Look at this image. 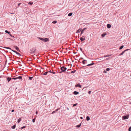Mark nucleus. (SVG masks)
I'll return each instance as SVG.
<instances>
[{
  "label": "nucleus",
  "mask_w": 131,
  "mask_h": 131,
  "mask_svg": "<svg viewBox=\"0 0 131 131\" xmlns=\"http://www.w3.org/2000/svg\"><path fill=\"white\" fill-rule=\"evenodd\" d=\"M38 38L40 40L44 42H47L48 41H49V39L48 38H43L40 37H39Z\"/></svg>",
  "instance_id": "1"
},
{
  "label": "nucleus",
  "mask_w": 131,
  "mask_h": 131,
  "mask_svg": "<svg viewBox=\"0 0 131 131\" xmlns=\"http://www.w3.org/2000/svg\"><path fill=\"white\" fill-rule=\"evenodd\" d=\"M61 70L62 71L60 72V73H61L63 71H65L67 70V68L64 66H63L61 68Z\"/></svg>",
  "instance_id": "2"
},
{
  "label": "nucleus",
  "mask_w": 131,
  "mask_h": 131,
  "mask_svg": "<svg viewBox=\"0 0 131 131\" xmlns=\"http://www.w3.org/2000/svg\"><path fill=\"white\" fill-rule=\"evenodd\" d=\"M129 117V115L128 114L126 116H122V119L123 120H124V119H128Z\"/></svg>",
  "instance_id": "3"
},
{
  "label": "nucleus",
  "mask_w": 131,
  "mask_h": 131,
  "mask_svg": "<svg viewBox=\"0 0 131 131\" xmlns=\"http://www.w3.org/2000/svg\"><path fill=\"white\" fill-rule=\"evenodd\" d=\"M21 79H22L21 77L20 76H19L18 77H17L12 78V79L16 80L17 79H18L19 80H21Z\"/></svg>",
  "instance_id": "4"
},
{
  "label": "nucleus",
  "mask_w": 131,
  "mask_h": 131,
  "mask_svg": "<svg viewBox=\"0 0 131 131\" xmlns=\"http://www.w3.org/2000/svg\"><path fill=\"white\" fill-rule=\"evenodd\" d=\"M80 39L81 42L85 40V37L84 36H83L80 38Z\"/></svg>",
  "instance_id": "5"
},
{
  "label": "nucleus",
  "mask_w": 131,
  "mask_h": 131,
  "mask_svg": "<svg viewBox=\"0 0 131 131\" xmlns=\"http://www.w3.org/2000/svg\"><path fill=\"white\" fill-rule=\"evenodd\" d=\"M14 47L15 48L16 50H17V51L19 52L20 51V50L19 48L17 46H15Z\"/></svg>",
  "instance_id": "6"
},
{
  "label": "nucleus",
  "mask_w": 131,
  "mask_h": 131,
  "mask_svg": "<svg viewBox=\"0 0 131 131\" xmlns=\"http://www.w3.org/2000/svg\"><path fill=\"white\" fill-rule=\"evenodd\" d=\"M127 50H125L124 51H123L121 53H120L119 54V56H121L122 55L124 54V53Z\"/></svg>",
  "instance_id": "7"
},
{
  "label": "nucleus",
  "mask_w": 131,
  "mask_h": 131,
  "mask_svg": "<svg viewBox=\"0 0 131 131\" xmlns=\"http://www.w3.org/2000/svg\"><path fill=\"white\" fill-rule=\"evenodd\" d=\"M81 28H80L77 31L76 33H78L80 32L81 31Z\"/></svg>",
  "instance_id": "8"
},
{
  "label": "nucleus",
  "mask_w": 131,
  "mask_h": 131,
  "mask_svg": "<svg viewBox=\"0 0 131 131\" xmlns=\"http://www.w3.org/2000/svg\"><path fill=\"white\" fill-rule=\"evenodd\" d=\"M86 28H85L84 29H83L81 31V34H82L84 30L86 29Z\"/></svg>",
  "instance_id": "9"
},
{
  "label": "nucleus",
  "mask_w": 131,
  "mask_h": 131,
  "mask_svg": "<svg viewBox=\"0 0 131 131\" xmlns=\"http://www.w3.org/2000/svg\"><path fill=\"white\" fill-rule=\"evenodd\" d=\"M11 80H12V78H10L9 77L7 78L8 82H9Z\"/></svg>",
  "instance_id": "10"
},
{
  "label": "nucleus",
  "mask_w": 131,
  "mask_h": 131,
  "mask_svg": "<svg viewBox=\"0 0 131 131\" xmlns=\"http://www.w3.org/2000/svg\"><path fill=\"white\" fill-rule=\"evenodd\" d=\"M111 27V25L110 24H108L107 25V28H110Z\"/></svg>",
  "instance_id": "11"
},
{
  "label": "nucleus",
  "mask_w": 131,
  "mask_h": 131,
  "mask_svg": "<svg viewBox=\"0 0 131 131\" xmlns=\"http://www.w3.org/2000/svg\"><path fill=\"white\" fill-rule=\"evenodd\" d=\"M79 93V92H78L75 91H74L73 92V94L75 95H77Z\"/></svg>",
  "instance_id": "12"
},
{
  "label": "nucleus",
  "mask_w": 131,
  "mask_h": 131,
  "mask_svg": "<svg viewBox=\"0 0 131 131\" xmlns=\"http://www.w3.org/2000/svg\"><path fill=\"white\" fill-rule=\"evenodd\" d=\"M75 86L76 87H79V88H81V86L80 85V84H77L75 85Z\"/></svg>",
  "instance_id": "13"
},
{
  "label": "nucleus",
  "mask_w": 131,
  "mask_h": 131,
  "mask_svg": "<svg viewBox=\"0 0 131 131\" xmlns=\"http://www.w3.org/2000/svg\"><path fill=\"white\" fill-rule=\"evenodd\" d=\"M90 118L88 116H87L86 117V119L87 121H89L90 119Z\"/></svg>",
  "instance_id": "14"
},
{
  "label": "nucleus",
  "mask_w": 131,
  "mask_h": 131,
  "mask_svg": "<svg viewBox=\"0 0 131 131\" xmlns=\"http://www.w3.org/2000/svg\"><path fill=\"white\" fill-rule=\"evenodd\" d=\"M81 123H80L79 125L76 126V127H79L81 126Z\"/></svg>",
  "instance_id": "15"
},
{
  "label": "nucleus",
  "mask_w": 131,
  "mask_h": 131,
  "mask_svg": "<svg viewBox=\"0 0 131 131\" xmlns=\"http://www.w3.org/2000/svg\"><path fill=\"white\" fill-rule=\"evenodd\" d=\"M72 13H70L68 14V16H70L72 15Z\"/></svg>",
  "instance_id": "16"
},
{
  "label": "nucleus",
  "mask_w": 131,
  "mask_h": 131,
  "mask_svg": "<svg viewBox=\"0 0 131 131\" xmlns=\"http://www.w3.org/2000/svg\"><path fill=\"white\" fill-rule=\"evenodd\" d=\"M21 118H19L18 119V121H17L18 123H19L21 121Z\"/></svg>",
  "instance_id": "17"
},
{
  "label": "nucleus",
  "mask_w": 131,
  "mask_h": 131,
  "mask_svg": "<svg viewBox=\"0 0 131 131\" xmlns=\"http://www.w3.org/2000/svg\"><path fill=\"white\" fill-rule=\"evenodd\" d=\"M106 34H103L102 35V36L103 37H104V36L106 35Z\"/></svg>",
  "instance_id": "18"
},
{
  "label": "nucleus",
  "mask_w": 131,
  "mask_h": 131,
  "mask_svg": "<svg viewBox=\"0 0 131 131\" xmlns=\"http://www.w3.org/2000/svg\"><path fill=\"white\" fill-rule=\"evenodd\" d=\"M28 78H29V79L30 80H32V79L33 78V77H29Z\"/></svg>",
  "instance_id": "19"
},
{
  "label": "nucleus",
  "mask_w": 131,
  "mask_h": 131,
  "mask_svg": "<svg viewBox=\"0 0 131 131\" xmlns=\"http://www.w3.org/2000/svg\"><path fill=\"white\" fill-rule=\"evenodd\" d=\"M124 47V46H121V47H120L119 48V49L120 50H121V49H122Z\"/></svg>",
  "instance_id": "20"
},
{
  "label": "nucleus",
  "mask_w": 131,
  "mask_h": 131,
  "mask_svg": "<svg viewBox=\"0 0 131 131\" xmlns=\"http://www.w3.org/2000/svg\"><path fill=\"white\" fill-rule=\"evenodd\" d=\"M94 64V63H91V64H89L87 65V66H92V65H93Z\"/></svg>",
  "instance_id": "21"
},
{
  "label": "nucleus",
  "mask_w": 131,
  "mask_h": 131,
  "mask_svg": "<svg viewBox=\"0 0 131 131\" xmlns=\"http://www.w3.org/2000/svg\"><path fill=\"white\" fill-rule=\"evenodd\" d=\"M49 72H50L49 71V72H45L43 73V74L45 75H46L47 74V73Z\"/></svg>",
  "instance_id": "22"
},
{
  "label": "nucleus",
  "mask_w": 131,
  "mask_h": 131,
  "mask_svg": "<svg viewBox=\"0 0 131 131\" xmlns=\"http://www.w3.org/2000/svg\"><path fill=\"white\" fill-rule=\"evenodd\" d=\"M5 32L8 34H10V32L8 31L7 30H6L5 31Z\"/></svg>",
  "instance_id": "23"
},
{
  "label": "nucleus",
  "mask_w": 131,
  "mask_h": 131,
  "mask_svg": "<svg viewBox=\"0 0 131 131\" xmlns=\"http://www.w3.org/2000/svg\"><path fill=\"white\" fill-rule=\"evenodd\" d=\"M86 60H84L82 61V63L83 64H85V61H86Z\"/></svg>",
  "instance_id": "24"
},
{
  "label": "nucleus",
  "mask_w": 131,
  "mask_h": 131,
  "mask_svg": "<svg viewBox=\"0 0 131 131\" xmlns=\"http://www.w3.org/2000/svg\"><path fill=\"white\" fill-rule=\"evenodd\" d=\"M57 23V21H54L52 22V23L53 24H55Z\"/></svg>",
  "instance_id": "25"
},
{
  "label": "nucleus",
  "mask_w": 131,
  "mask_h": 131,
  "mask_svg": "<svg viewBox=\"0 0 131 131\" xmlns=\"http://www.w3.org/2000/svg\"><path fill=\"white\" fill-rule=\"evenodd\" d=\"M15 127H16V126L15 125H14L13 126H12V128H13V129H14L15 128Z\"/></svg>",
  "instance_id": "26"
},
{
  "label": "nucleus",
  "mask_w": 131,
  "mask_h": 131,
  "mask_svg": "<svg viewBox=\"0 0 131 131\" xmlns=\"http://www.w3.org/2000/svg\"><path fill=\"white\" fill-rule=\"evenodd\" d=\"M33 3V2H29L28 3V4H30V5H32Z\"/></svg>",
  "instance_id": "27"
},
{
  "label": "nucleus",
  "mask_w": 131,
  "mask_h": 131,
  "mask_svg": "<svg viewBox=\"0 0 131 131\" xmlns=\"http://www.w3.org/2000/svg\"><path fill=\"white\" fill-rule=\"evenodd\" d=\"M35 52V50H34V51H32L31 53L32 54H33Z\"/></svg>",
  "instance_id": "28"
},
{
  "label": "nucleus",
  "mask_w": 131,
  "mask_h": 131,
  "mask_svg": "<svg viewBox=\"0 0 131 131\" xmlns=\"http://www.w3.org/2000/svg\"><path fill=\"white\" fill-rule=\"evenodd\" d=\"M4 48H5L9 49H11L10 48H9V47H4Z\"/></svg>",
  "instance_id": "29"
},
{
  "label": "nucleus",
  "mask_w": 131,
  "mask_h": 131,
  "mask_svg": "<svg viewBox=\"0 0 131 131\" xmlns=\"http://www.w3.org/2000/svg\"><path fill=\"white\" fill-rule=\"evenodd\" d=\"M76 71L75 70H74V71H72L71 72V73H75Z\"/></svg>",
  "instance_id": "30"
},
{
  "label": "nucleus",
  "mask_w": 131,
  "mask_h": 131,
  "mask_svg": "<svg viewBox=\"0 0 131 131\" xmlns=\"http://www.w3.org/2000/svg\"><path fill=\"white\" fill-rule=\"evenodd\" d=\"M16 54H18L19 55V56L20 55V54L19 53L17 52H16Z\"/></svg>",
  "instance_id": "31"
},
{
  "label": "nucleus",
  "mask_w": 131,
  "mask_h": 131,
  "mask_svg": "<svg viewBox=\"0 0 131 131\" xmlns=\"http://www.w3.org/2000/svg\"><path fill=\"white\" fill-rule=\"evenodd\" d=\"M50 72L53 74H55L56 73L55 72Z\"/></svg>",
  "instance_id": "32"
},
{
  "label": "nucleus",
  "mask_w": 131,
  "mask_h": 131,
  "mask_svg": "<svg viewBox=\"0 0 131 131\" xmlns=\"http://www.w3.org/2000/svg\"><path fill=\"white\" fill-rule=\"evenodd\" d=\"M131 129V127H129V129H128L129 131H130Z\"/></svg>",
  "instance_id": "33"
},
{
  "label": "nucleus",
  "mask_w": 131,
  "mask_h": 131,
  "mask_svg": "<svg viewBox=\"0 0 131 131\" xmlns=\"http://www.w3.org/2000/svg\"><path fill=\"white\" fill-rule=\"evenodd\" d=\"M110 56V55H109V56L106 55V56H104V57H109Z\"/></svg>",
  "instance_id": "34"
},
{
  "label": "nucleus",
  "mask_w": 131,
  "mask_h": 131,
  "mask_svg": "<svg viewBox=\"0 0 131 131\" xmlns=\"http://www.w3.org/2000/svg\"><path fill=\"white\" fill-rule=\"evenodd\" d=\"M35 119H32V122L33 123H34V122H35Z\"/></svg>",
  "instance_id": "35"
},
{
  "label": "nucleus",
  "mask_w": 131,
  "mask_h": 131,
  "mask_svg": "<svg viewBox=\"0 0 131 131\" xmlns=\"http://www.w3.org/2000/svg\"><path fill=\"white\" fill-rule=\"evenodd\" d=\"M77 104V103H76V104H73V107L74 106H76Z\"/></svg>",
  "instance_id": "36"
},
{
  "label": "nucleus",
  "mask_w": 131,
  "mask_h": 131,
  "mask_svg": "<svg viewBox=\"0 0 131 131\" xmlns=\"http://www.w3.org/2000/svg\"><path fill=\"white\" fill-rule=\"evenodd\" d=\"M12 50V51H13V52H15V53H16V52L17 51H15V50Z\"/></svg>",
  "instance_id": "37"
},
{
  "label": "nucleus",
  "mask_w": 131,
  "mask_h": 131,
  "mask_svg": "<svg viewBox=\"0 0 131 131\" xmlns=\"http://www.w3.org/2000/svg\"><path fill=\"white\" fill-rule=\"evenodd\" d=\"M12 50V51H13V52H15V53H16V52L17 51H15V50Z\"/></svg>",
  "instance_id": "38"
},
{
  "label": "nucleus",
  "mask_w": 131,
  "mask_h": 131,
  "mask_svg": "<svg viewBox=\"0 0 131 131\" xmlns=\"http://www.w3.org/2000/svg\"><path fill=\"white\" fill-rule=\"evenodd\" d=\"M106 70L107 71H109L110 70V69L109 68H107L106 69Z\"/></svg>",
  "instance_id": "39"
},
{
  "label": "nucleus",
  "mask_w": 131,
  "mask_h": 131,
  "mask_svg": "<svg viewBox=\"0 0 131 131\" xmlns=\"http://www.w3.org/2000/svg\"><path fill=\"white\" fill-rule=\"evenodd\" d=\"M26 127V126H23V127H21V129H23V128H25Z\"/></svg>",
  "instance_id": "40"
},
{
  "label": "nucleus",
  "mask_w": 131,
  "mask_h": 131,
  "mask_svg": "<svg viewBox=\"0 0 131 131\" xmlns=\"http://www.w3.org/2000/svg\"><path fill=\"white\" fill-rule=\"evenodd\" d=\"M103 72L104 73H106L107 72L106 71L104 70V71Z\"/></svg>",
  "instance_id": "41"
},
{
  "label": "nucleus",
  "mask_w": 131,
  "mask_h": 131,
  "mask_svg": "<svg viewBox=\"0 0 131 131\" xmlns=\"http://www.w3.org/2000/svg\"><path fill=\"white\" fill-rule=\"evenodd\" d=\"M21 3H19L18 4V7L20 5V4H21Z\"/></svg>",
  "instance_id": "42"
},
{
  "label": "nucleus",
  "mask_w": 131,
  "mask_h": 131,
  "mask_svg": "<svg viewBox=\"0 0 131 131\" xmlns=\"http://www.w3.org/2000/svg\"><path fill=\"white\" fill-rule=\"evenodd\" d=\"M91 91H89L88 92V93L89 94H90L91 93Z\"/></svg>",
  "instance_id": "43"
},
{
  "label": "nucleus",
  "mask_w": 131,
  "mask_h": 131,
  "mask_svg": "<svg viewBox=\"0 0 131 131\" xmlns=\"http://www.w3.org/2000/svg\"><path fill=\"white\" fill-rule=\"evenodd\" d=\"M55 111H53L52 112V114H53L54 113H55Z\"/></svg>",
  "instance_id": "44"
},
{
  "label": "nucleus",
  "mask_w": 131,
  "mask_h": 131,
  "mask_svg": "<svg viewBox=\"0 0 131 131\" xmlns=\"http://www.w3.org/2000/svg\"><path fill=\"white\" fill-rule=\"evenodd\" d=\"M80 50H81V51H82V48H80Z\"/></svg>",
  "instance_id": "45"
},
{
  "label": "nucleus",
  "mask_w": 131,
  "mask_h": 131,
  "mask_svg": "<svg viewBox=\"0 0 131 131\" xmlns=\"http://www.w3.org/2000/svg\"><path fill=\"white\" fill-rule=\"evenodd\" d=\"M14 111V110H12V112H13Z\"/></svg>",
  "instance_id": "46"
},
{
  "label": "nucleus",
  "mask_w": 131,
  "mask_h": 131,
  "mask_svg": "<svg viewBox=\"0 0 131 131\" xmlns=\"http://www.w3.org/2000/svg\"><path fill=\"white\" fill-rule=\"evenodd\" d=\"M80 118L81 119H83V117H80Z\"/></svg>",
  "instance_id": "47"
},
{
  "label": "nucleus",
  "mask_w": 131,
  "mask_h": 131,
  "mask_svg": "<svg viewBox=\"0 0 131 131\" xmlns=\"http://www.w3.org/2000/svg\"><path fill=\"white\" fill-rule=\"evenodd\" d=\"M36 114H37V111H36Z\"/></svg>",
  "instance_id": "48"
},
{
  "label": "nucleus",
  "mask_w": 131,
  "mask_h": 131,
  "mask_svg": "<svg viewBox=\"0 0 131 131\" xmlns=\"http://www.w3.org/2000/svg\"><path fill=\"white\" fill-rule=\"evenodd\" d=\"M109 58H107V59H106V60H108V59H109Z\"/></svg>",
  "instance_id": "49"
},
{
  "label": "nucleus",
  "mask_w": 131,
  "mask_h": 131,
  "mask_svg": "<svg viewBox=\"0 0 131 131\" xmlns=\"http://www.w3.org/2000/svg\"><path fill=\"white\" fill-rule=\"evenodd\" d=\"M67 110H69V108H67Z\"/></svg>",
  "instance_id": "50"
},
{
  "label": "nucleus",
  "mask_w": 131,
  "mask_h": 131,
  "mask_svg": "<svg viewBox=\"0 0 131 131\" xmlns=\"http://www.w3.org/2000/svg\"><path fill=\"white\" fill-rule=\"evenodd\" d=\"M10 36H12V35H11V34H10Z\"/></svg>",
  "instance_id": "51"
},
{
  "label": "nucleus",
  "mask_w": 131,
  "mask_h": 131,
  "mask_svg": "<svg viewBox=\"0 0 131 131\" xmlns=\"http://www.w3.org/2000/svg\"><path fill=\"white\" fill-rule=\"evenodd\" d=\"M58 110V109H57V110H56V111H57V110Z\"/></svg>",
  "instance_id": "52"
},
{
  "label": "nucleus",
  "mask_w": 131,
  "mask_h": 131,
  "mask_svg": "<svg viewBox=\"0 0 131 131\" xmlns=\"http://www.w3.org/2000/svg\"><path fill=\"white\" fill-rule=\"evenodd\" d=\"M69 70H68L67 71H68Z\"/></svg>",
  "instance_id": "53"
},
{
  "label": "nucleus",
  "mask_w": 131,
  "mask_h": 131,
  "mask_svg": "<svg viewBox=\"0 0 131 131\" xmlns=\"http://www.w3.org/2000/svg\"><path fill=\"white\" fill-rule=\"evenodd\" d=\"M130 104H131V102L130 103Z\"/></svg>",
  "instance_id": "54"
}]
</instances>
